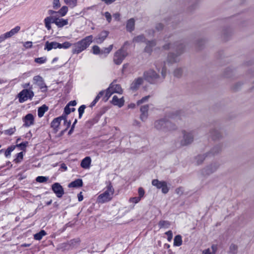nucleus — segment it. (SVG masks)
I'll return each mask as SVG.
<instances>
[{
  "label": "nucleus",
  "mask_w": 254,
  "mask_h": 254,
  "mask_svg": "<svg viewBox=\"0 0 254 254\" xmlns=\"http://www.w3.org/2000/svg\"><path fill=\"white\" fill-rule=\"evenodd\" d=\"M113 47V45H111L108 48H105L101 51V54H109L112 51Z\"/></svg>",
  "instance_id": "obj_38"
},
{
  "label": "nucleus",
  "mask_w": 254,
  "mask_h": 254,
  "mask_svg": "<svg viewBox=\"0 0 254 254\" xmlns=\"http://www.w3.org/2000/svg\"><path fill=\"white\" fill-rule=\"evenodd\" d=\"M62 120H64V123L66 122L65 116H64V114L53 120L51 124V127L55 129H57L59 127Z\"/></svg>",
  "instance_id": "obj_16"
},
{
  "label": "nucleus",
  "mask_w": 254,
  "mask_h": 254,
  "mask_svg": "<svg viewBox=\"0 0 254 254\" xmlns=\"http://www.w3.org/2000/svg\"><path fill=\"white\" fill-rule=\"evenodd\" d=\"M68 11V7L66 6H63L58 11V14H59L61 16L63 17L66 15Z\"/></svg>",
  "instance_id": "obj_33"
},
{
  "label": "nucleus",
  "mask_w": 254,
  "mask_h": 254,
  "mask_svg": "<svg viewBox=\"0 0 254 254\" xmlns=\"http://www.w3.org/2000/svg\"><path fill=\"white\" fill-rule=\"evenodd\" d=\"M93 53L95 55L101 54V50L98 46H93L92 47Z\"/></svg>",
  "instance_id": "obj_46"
},
{
  "label": "nucleus",
  "mask_w": 254,
  "mask_h": 254,
  "mask_svg": "<svg viewBox=\"0 0 254 254\" xmlns=\"http://www.w3.org/2000/svg\"><path fill=\"white\" fill-rule=\"evenodd\" d=\"M105 16L107 20L108 21V22H110L111 19H112V16H111V14L109 12H106L105 13Z\"/></svg>",
  "instance_id": "obj_58"
},
{
  "label": "nucleus",
  "mask_w": 254,
  "mask_h": 254,
  "mask_svg": "<svg viewBox=\"0 0 254 254\" xmlns=\"http://www.w3.org/2000/svg\"><path fill=\"white\" fill-rule=\"evenodd\" d=\"M161 74L163 78H164L166 76V73H167V70L165 67L163 66L161 70Z\"/></svg>",
  "instance_id": "obj_60"
},
{
  "label": "nucleus",
  "mask_w": 254,
  "mask_h": 254,
  "mask_svg": "<svg viewBox=\"0 0 254 254\" xmlns=\"http://www.w3.org/2000/svg\"><path fill=\"white\" fill-rule=\"evenodd\" d=\"M48 180V178L44 177V176H38L36 178V181L40 183H43L47 181Z\"/></svg>",
  "instance_id": "obj_51"
},
{
  "label": "nucleus",
  "mask_w": 254,
  "mask_h": 254,
  "mask_svg": "<svg viewBox=\"0 0 254 254\" xmlns=\"http://www.w3.org/2000/svg\"><path fill=\"white\" fill-rule=\"evenodd\" d=\"M93 37L92 35L86 36L82 40L73 44L72 53L78 54L86 49L92 43Z\"/></svg>",
  "instance_id": "obj_2"
},
{
  "label": "nucleus",
  "mask_w": 254,
  "mask_h": 254,
  "mask_svg": "<svg viewBox=\"0 0 254 254\" xmlns=\"http://www.w3.org/2000/svg\"><path fill=\"white\" fill-rule=\"evenodd\" d=\"M164 181H159L158 180H153L152 181L153 186H155L157 189H161Z\"/></svg>",
  "instance_id": "obj_37"
},
{
  "label": "nucleus",
  "mask_w": 254,
  "mask_h": 254,
  "mask_svg": "<svg viewBox=\"0 0 254 254\" xmlns=\"http://www.w3.org/2000/svg\"><path fill=\"white\" fill-rule=\"evenodd\" d=\"M34 83L37 84L43 92L47 90V86L46 85L43 78L40 75H37L33 77Z\"/></svg>",
  "instance_id": "obj_12"
},
{
  "label": "nucleus",
  "mask_w": 254,
  "mask_h": 254,
  "mask_svg": "<svg viewBox=\"0 0 254 254\" xmlns=\"http://www.w3.org/2000/svg\"><path fill=\"white\" fill-rule=\"evenodd\" d=\"M210 135L213 139H217L221 136V134L219 129L215 128L210 131Z\"/></svg>",
  "instance_id": "obj_25"
},
{
  "label": "nucleus",
  "mask_w": 254,
  "mask_h": 254,
  "mask_svg": "<svg viewBox=\"0 0 254 254\" xmlns=\"http://www.w3.org/2000/svg\"><path fill=\"white\" fill-rule=\"evenodd\" d=\"M20 103H23L28 99H32L34 96V93L32 90L28 89L22 90L18 95Z\"/></svg>",
  "instance_id": "obj_9"
},
{
  "label": "nucleus",
  "mask_w": 254,
  "mask_h": 254,
  "mask_svg": "<svg viewBox=\"0 0 254 254\" xmlns=\"http://www.w3.org/2000/svg\"><path fill=\"white\" fill-rule=\"evenodd\" d=\"M53 21L54 19L53 16H49L45 18L44 23L45 27L48 30H50L51 29V24L53 23Z\"/></svg>",
  "instance_id": "obj_27"
},
{
  "label": "nucleus",
  "mask_w": 254,
  "mask_h": 254,
  "mask_svg": "<svg viewBox=\"0 0 254 254\" xmlns=\"http://www.w3.org/2000/svg\"><path fill=\"white\" fill-rule=\"evenodd\" d=\"M28 144V142L27 141L23 142L19 144H16L15 146L16 147H20L21 150H24Z\"/></svg>",
  "instance_id": "obj_48"
},
{
  "label": "nucleus",
  "mask_w": 254,
  "mask_h": 254,
  "mask_svg": "<svg viewBox=\"0 0 254 254\" xmlns=\"http://www.w3.org/2000/svg\"><path fill=\"white\" fill-rule=\"evenodd\" d=\"M66 4L71 7H74L76 4L77 0H64Z\"/></svg>",
  "instance_id": "obj_43"
},
{
  "label": "nucleus",
  "mask_w": 254,
  "mask_h": 254,
  "mask_svg": "<svg viewBox=\"0 0 254 254\" xmlns=\"http://www.w3.org/2000/svg\"><path fill=\"white\" fill-rule=\"evenodd\" d=\"M75 108H70L68 106L66 105L64 109V116H65V118H66V116L69 114L71 112H74L75 111Z\"/></svg>",
  "instance_id": "obj_35"
},
{
  "label": "nucleus",
  "mask_w": 254,
  "mask_h": 254,
  "mask_svg": "<svg viewBox=\"0 0 254 254\" xmlns=\"http://www.w3.org/2000/svg\"><path fill=\"white\" fill-rule=\"evenodd\" d=\"M52 189L56 196L61 198L64 194V190L63 187L58 183H55L52 186Z\"/></svg>",
  "instance_id": "obj_11"
},
{
  "label": "nucleus",
  "mask_w": 254,
  "mask_h": 254,
  "mask_svg": "<svg viewBox=\"0 0 254 254\" xmlns=\"http://www.w3.org/2000/svg\"><path fill=\"white\" fill-rule=\"evenodd\" d=\"M46 61H47V58L46 57H45L38 58H36L35 59V62L36 63H38V64H44Z\"/></svg>",
  "instance_id": "obj_41"
},
{
  "label": "nucleus",
  "mask_w": 254,
  "mask_h": 254,
  "mask_svg": "<svg viewBox=\"0 0 254 254\" xmlns=\"http://www.w3.org/2000/svg\"><path fill=\"white\" fill-rule=\"evenodd\" d=\"M148 109L149 106L148 105H144L140 107V110L141 112V115L140 119L143 122H145L148 118Z\"/></svg>",
  "instance_id": "obj_15"
},
{
  "label": "nucleus",
  "mask_w": 254,
  "mask_h": 254,
  "mask_svg": "<svg viewBox=\"0 0 254 254\" xmlns=\"http://www.w3.org/2000/svg\"><path fill=\"white\" fill-rule=\"evenodd\" d=\"M114 93L122 94L123 90L120 85L112 83L106 90L104 97L105 98V100L107 101L110 97Z\"/></svg>",
  "instance_id": "obj_7"
},
{
  "label": "nucleus",
  "mask_w": 254,
  "mask_h": 254,
  "mask_svg": "<svg viewBox=\"0 0 254 254\" xmlns=\"http://www.w3.org/2000/svg\"><path fill=\"white\" fill-rule=\"evenodd\" d=\"M183 138L180 140L181 146H187L191 144L193 141L194 133L192 131L184 130L182 132Z\"/></svg>",
  "instance_id": "obj_6"
},
{
  "label": "nucleus",
  "mask_w": 254,
  "mask_h": 254,
  "mask_svg": "<svg viewBox=\"0 0 254 254\" xmlns=\"http://www.w3.org/2000/svg\"><path fill=\"white\" fill-rule=\"evenodd\" d=\"M47 233L44 230H41L39 233L34 235V238L36 240H41L42 238L46 235Z\"/></svg>",
  "instance_id": "obj_31"
},
{
  "label": "nucleus",
  "mask_w": 254,
  "mask_h": 254,
  "mask_svg": "<svg viewBox=\"0 0 254 254\" xmlns=\"http://www.w3.org/2000/svg\"><path fill=\"white\" fill-rule=\"evenodd\" d=\"M82 186V181L81 179H77L69 183L68 185L69 188H77Z\"/></svg>",
  "instance_id": "obj_26"
},
{
  "label": "nucleus",
  "mask_w": 254,
  "mask_h": 254,
  "mask_svg": "<svg viewBox=\"0 0 254 254\" xmlns=\"http://www.w3.org/2000/svg\"><path fill=\"white\" fill-rule=\"evenodd\" d=\"M63 49H67L69 48L71 46L72 44L69 43V42H65L63 43Z\"/></svg>",
  "instance_id": "obj_55"
},
{
  "label": "nucleus",
  "mask_w": 254,
  "mask_h": 254,
  "mask_svg": "<svg viewBox=\"0 0 254 254\" xmlns=\"http://www.w3.org/2000/svg\"><path fill=\"white\" fill-rule=\"evenodd\" d=\"M53 17V23H55L58 27L62 28L68 24V20L67 19H63L61 18Z\"/></svg>",
  "instance_id": "obj_14"
},
{
  "label": "nucleus",
  "mask_w": 254,
  "mask_h": 254,
  "mask_svg": "<svg viewBox=\"0 0 254 254\" xmlns=\"http://www.w3.org/2000/svg\"><path fill=\"white\" fill-rule=\"evenodd\" d=\"M163 27L164 26L162 23H159L156 24V29L159 31L162 29L163 28Z\"/></svg>",
  "instance_id": "obj_61"
},
{
  "label": "nucleus",
  "mask_w": 254,
  "mask_h": 254,
  "mask_svg": "<svg viewBox=\"0 0 254 254\" xmlns=\"http://www.w3.org/2000/svg\"><path fill=\"white\" fill-rule=\"evenodd\" d=\"M149 97H150L149 96H146L143 97L141 99L138 100L137 102V104L138 105H139L143 103H144V102L147 101L148 99L149 98Z\"/></svg>",
  "instance_id": "obj_50"
},
{
  "label": "nucleus",
  "mask_w": 254,
  "mask_h": 254,
  "mask_svg": "<svg viewBox=\"0 0 254 254\" xmlns=\"http://www.w3.org/2000/svg\"><path fill=\"white\" fill-rule=\"evenodd\" d=\"M161 189L162 190V192L165 194L167 193L169 191V188L166 182H163Z\"/></svg>",
  "instance_id": "obj_39"
},
{
  "label": "nucleus",
  "mask_w": 254,
  "mask_h": 254,
  "mask_svg": "<svg viewBox=\"0 0 254 254\" xmlns=\"http://www.w3.org/2000/svg\"><path fill=\"white\" fill-rule=\"evenodd\" d=\"M218 250V246L216 244H213L210 247L204 249L201 254H216Z\"/></svg>",
  "instance_id": "obj_17"
},
{
  "label": "nucleus",
  "mask_w": 254,
  "mask_h": 254,
  "mask_svg": "<svg viewBox=\"0 0 254 254\" xmlns=\"http://www.w3.org/2000/svg\"><path fill=\"white\" fill-rule=\"evenodd\" d=\"M138 197L141 199L143 197L145 191L142 188H139L138 190Z\"/></svg>",
  "instance_id": "obj_49"
},
{
  "label": "nucleus",
  "mask_w": 254,
  "mask_h": 254,
  "mask_svg": "<svg viewBox=\"0 0 254 254\" xmlns=\"http://www.w3.org/2000/svg\"><path fill=\"white\" fill-rule=\"evenodd\" d=\"M143 79L141 77H138L135 79L130 85V88L132 90L137 89L139 86L142 84Z\"/></svg>",
  "instance_id": "obj_20"
},
{
  "label": "nucleus",
  "mask_w": 254,
  "mask_h": 254,
  "mask_svg": "<svg viewBox=\"0 0 254 254\" xmlns=\"http://www.w3.org/2000/svg\"><path fill=\"white\" fill-rule=\"evenodd\" d=\"M165 234L167 235V240L169 242H170L173 238V233L171 230H169L165 233Z\"/></svg>",
  "instance_id": "obj_54"
},
{
  "label": "nucleus",
  "mask_w": 254,
  "mask_h": 254,
  "mask_svg": "<svg viewBox=\"0 0 254 254\" xmlns=\"http://www.w3.org/2000/svg\"><path fill=\"white\" fill-rule=\"evenodd\" d=\"M220 151V148L216 146L211 149V150L204 154L199 155L195 158V160L197 164H200L207 157L213 156L218 154Z\"/></svg>",
  "instance_id": "obj_8"
},
{
  "label": "nucleus",
  "mask_w": 254,
  "mask_h": 254,
  "mask_svg": "<svg viewBox=\"0 0 254 254\" xmlns=\"http://www.w3.org/2000/svg\"><path fill=\"white\" fill-rule=\"evenodd\" d=\"M20 30V27L19 26H16L9 32H6L5 33V36L7 37V38H10L14 35H15V34H16L17 33H18Z\"/></svg>",
  "instance_id": "obj_24"
},
{
  "label": "nucleus",
  "mask_w": 254,
  "mask_h": 254,
  "mask_svg": "<svg viewBox=\"0 0 254 254\" xmlns=\"http://www.w3.org/2000/svg\"><path fill=\"white\" fill-rule=\"evenodd\" d=\"M109 32L107 31H102L95 38L96 42L98 44L102 43L107 37Z\"/></svg>",
  "instance_id": "obj_18"
},
{
  "label": "nucleus",
  "mask_w": 254,
  "mask_h": 254,
  "mask_svg": "<svg viewBox=\"0 0 254 254\" xmlns=\"http://www.w3.org/2000/svg\"><path fill=\"white\" fill-rule=\"evenodd\" d=\"M116 0H102L107 4H110L113 2H115Z\"/></svg>",
  "instance_id": "obj_63"
},
{
  "label": "nucleus",
  "mask_w": 254,
  "mask_h": 254,
  "mask_svg": "<svg viewBox=\"0 0 254 254\" xmlns=\"http://www.w3.org/2000/svg\"><path fill=\"white\" fill-rule=\"evenodd\" d=\"M127 55V50H125L124 47H122L115 53L113 57L114 63L116 65H120Z\"/></svg>",
  "instance_id": "obj_5"
},
{
  "label": "nucleus",
  "mask_w": 254,
  "mask_h": 254,
  "mask_svg": "<svg viewBox=\"0 0 254 254\" xmlns=\"http://www.w3.org/2000/svg\"><path fill=\"white\" fill-rule=\"evenodd\" d=\"M105 93H106V91L103 90L101 91L95 97L94 100L96 101V102H97L101 98V97L102 96L105 94Z\"/></svg>",
  "instance_id": "obj_52"
},
{
  "label": "nucleus",
  "mask_w": 254,
  "mask_h": 254,
  "mask_svg": "<svg viewBox=\"0 0 254 254\" xmlns=\"http://www.w3.org/2000/svg\"><path fill=\"white\" fill-rule=\"evenodd\" d=\"M163 48L165 50L174 49L176 50L177 53H170L167 58V61L170 63H177L179 61V56H180L184 51V46L180 43H176L172 44H167L163 46Z\"/></svg>",
  "instance_id": "obj_1"
},
{
  "label": "nucleus",
  "mask_w": 254,
  "mask_h": 254,
  "mask_svg": "<svg viewBox=\"0 0 254 254\" xmlns=\"http://www.w3.org/2000/svg\"><path fill=\"white\" fill-rule=\"evenodd\" d=\"M15 130H16L15 127H14L10 128L8 129L5 130L4 131V133L5 134L10 135H12V134H13L14 133V132L15 131Z\"/></svg>",
  "instance_id": "obj_44"
},
{
  "label": "nucleus",
  "mask_w": 254,
  "mask_h": 254,
  "mask_svg": "<svg viewBox=\"0 0 254 254\" xmlns=\"http://www.w3.org/2000/svg\"><path fill=\"white\" fill-rule=\"evenodd\" d=\"M182 237L181 235H178L176 236L174 239L173 245L175 247H179L182 245Z\"/></svg>",
  "instance_id": "obj_28"
},
{
  "label": "nucleus",
  "mask_w": 254,
  "mask_h": 254,
  "mask_svg": "<svg viewBox=\"0 0 254 254\" xmlns=\"http://www.w3.org/2000/svg\"><path fill=\"white\" fill-rule=\"evenodd\" d=\"M78 199L79 201H81L83 199V196L82 194V192H80L79 194H78Z\"/></svg>",
  "instance_id": "obj_64"
},
{
  "label": "nucleus",
  "mask_w": 254,
  "mask_h": 254,
  "mask_svg": "<svg viewBox=\"0 0 254 254\" xmlns=\"http://www.w3.org/2000/svg\"><path fill=\"white\" fill-rule=\"evenodd\" d=\"M15 148V146L12 145L8 147L7 149L5 150L4 152V155L6 157H8L10 156V154L12 151L14 150V149Z\"/></svg>",
  "instance_id": "obj_36"
},
{
  "label": "nucleus",
  "mask_w": 254,
  "mask_h": 254,
  "mask_svg": "<svg viewBox=\"0 0 254 254\" xmlns=\"http://www.w3.org/2000/svg\"><path fill=\"white\" fill-rule=\"evenodd\" d=\"M91 163V159L87 156L84 158L81 162L80 165L84 169H88Z\"/></svg>",
  "instance_id": "obj_22"
},
{
  "label": "nucleus",
  "mask_w": 254,
  "mask_h": 254,
  "mask_svg": "<svg viewBox=\"0 0 254 254\" xmlns=\"http://www.w3.org/2000/svg\"><path fill=\"white\" fill-rule=\"evenodd\" d=\"M154 127L158 130L164 131L175 129V126L170 121L165 119L156 121L154 123Z\"/></svg>",
  "instance_id": "obj_4"
},
{
  "label": "nucleus",
  "mask_w": 254,
  "mask_h": 254,
  "mask_svg": "<svg viewBox=\"0 0 254 254\" xmlns=\"http://www.w3.org/2000/svg\"><path fill=\"white\" fill-rule=\"evenodd\" d=\"M23 153L22 152H20L16 154V157L14 159V161L16 163H18L21 161L23 159Z\"/></svg>",
  "instance_id": "obj_40"
},
{
  "label": "nucleus",
  "mask_w": 254,
  "mask_h": 254,
  "mask_svg": "<svg viewBox=\"0 0 254 254\" xmlns=\"http://www.w3.org/2000/svg\"><path fill=\"white\" fill-rule=\"evenodd\" d=\"M23 46L26 48H31L32 47V42L31 41H27L24 43Z\"/></svg>",
  "instance_id": "obj_57"
},
{
  "label": "nucleus",
  "mask_w": 254,
  "mask_h": 254,
  "mask_svg": "<svg viewBox=\"0 0 254 254\" xmlns=\"http://www.w3.org/2000/svg\"><path fill=\"white\" fill-rule=\"evenodd\" d=\"M76 105V102L75 100L70 101L66 105L70 106H74Z\"/></svg>",
  "instance_id": "obj_62"
},
{
  "label": "nucleus",
  "mask_w": 254,
  "mask_h": 254,
  "mask_svg": "<svg viewBox=\"0 0 254 254\" xmlns=\"http://www.w3.org/2000/svg\"><path fill=\"white\" fill-rule=\"evenodd\" d=\"M133 42L135 43L144 42H145V38L142 35H139L133 39Z\"/></svg>",
  "instance_id": "obj_34"
},
{
  "label": "nucleus",
  "mask_w": 254,
  "mask_h": 254,
  "mask_svg": "<svg viewBox=\"0 0 254 254\" xmlns=\"http://www.w3.org/2000/svg\"><path fill=\"white\" fill-rule=\"evenodd\" d=\"M182 69L181 68H177L175 70L174 72V76L179 77L182 74Z\"/></svg>",
  "instance_id": "obj_45"
},
{
  "label": "nucleus",
  "mask_w": 254,
  "mask_h": 254,
  "mask_svg": "<svg viewBox=\"0 0 254 254\" xmlns=\"http://www.w3.org/2000/svg\"><path fill=\"white\" fill-rule=\"evenodd\" d=\"M237 250V246L235 245H231L230 247V250L231 253H235Z\"/></svg>",
  "instance_id": "obj_59"
},
{
  "label": "nucleus",
  "mask_w": 254,
  "mask_h": 254,
  "mask_svg": "<svg viewBox=\"0 0 254 254\" xmlns=\"http://www.w3.org/2000/svg\"><path fill=\"white\" fill-rule=\"evenodd\" d=\"M114 189L113 186L109 184L104 189L103 192L97 197L98 203H103L110 201L113 197Z\"/></svg>",
  "instance_id": "obj_3"
},
{
  "label": "nucleus",
  "mask_w": 254,
  "mask_h": 254,
  "mask_svg": "<svg viewBox=\"0 0 254 254\" xmlns=\"http://www.w3.org/2000/svg\"><path fill=\"white\" fill-rule=\"evenodd\" d=\"M175 192L179 195H181L183 194L184 190L182 188H178L176 189Z\"/></svg>",
  "instance_id": "obj_56"
},
{
  "label": "nucleus",
  "mask_w": 254,
  "mask_h": 254,
  "mask_svg": "<svg viewBox=\"0 0 254 254\" xmlns=\"http://www.w3.org/2000/svg\"><path fill=\"white\" fill-rule=\"evenodd\" d=\"M86 108L85 105H82L79 107L78 108V112H79V118H81L83 114L84 113V110Z\"/></svg>",
  "instance_id": "obj_47"
},
{
  "label": "nucleus",
  "mask_w": 254,
  "mask_h": 254,
  "mask_svg": "<svg viewBox=\"0 0 254 254\" xmlns=\"http://www.w3.org/2000/svg\"><path fill=\"white\" fill-rule=\"evenodd\" d=\"M156 45L155 42L154 41H148L146 43V46L145 48V51L148 53H150L152 51V48L155 46Z\"/></svg>",
  "instance_id": "obj_30"
},
{
  "label": "nucleus",
  "mask_w": 254,
  "mask_h": 254,
  "mask_svg": "<svg viewBox=\"0 0 254 254\" xmlns=\"http://www.w3.org/2000/svg\"><path fill=\"white\" fill-rule=\"evenodd\" d=\"M145 79L150 83H154L158 81L159 76L153 70H149L144 73Z\"/></svg>",
  "instance_id": "obj_10"
},
{
  "label": "nucleus",
  "mask_w": 254,
  "mask_h": 254,
  "mask_svg": "<svg viewBox=\"0 0 254 254\" xmlns=\"http://www.w3.org/2000/svg\"><path fill=\"white\" fill-rule=\"evenodd\" d=\"M140 200H141V199L138 196H137V197H130L128 201L130 203H134V204H136V203H138L140 201Z\"/></svg>",
  "instance_id": "obj_42"
},
{
  "label": "nucleus",
  "mask_w": 254,
  "mask_h": 254,
  "mask_svg": "<svg viewBox=\"0 0 254 254\" xmlns=\"http://www.w3.org/2000/svg\"><path fill=\"white\" fill-rule=\"evenodd\" d=\"M135 20L133 18L129 19L127 23L126 28L127 31H132L134 29Z\"/></svg>",
  "instance_id": "obj_23"
},
{
  "label": "nucleus",
  "mask_w": 254,
  "mask_h": 254,
  "mask_svg": "<svg viewBox=\"0 0 254 254\" xmlns=\"http://www.w3.org/2000/svg\"><path fill=\"white\" fill-rule=\"evenodd\" d=\"M158 225L160 228H168L170 226V222L168 221L161 220L159 221Z\"/></svg>",
  "instance_id": "obj_32"
},
{
  "label": "nucleus",
  "mask_w": 254,
  "mask_h": 254,
  "mask_svg": "<svg viewBox=\"0 0 254 254\" xmlns=\"http://www.w3.org/2000/svg\"><path fill=\"white\" fill-rule=\"evenodd\" d=\"M57 46L58 42H49V41H47L45 43L44 50L50 51L53 49H57Z\"/></svg>",
  "instance_id": "obj_21"
},
{
  "label": "nucleus",
  "mask_w": 254,
  "mask_h": 254,
  "mask_svg": "<svg viewBox=\"0 0 254 254\" xmlns=\"http://www.w3.org/2000/svg\"><path fill=\"white\" fill-rule=\"evenodd\" d=\"M22 120L24 123L23 126L25 127H29L34 124V117L31 114L26 115L23 118Z\"/></svg>",
  "instance_id": "obj_13"
},
{
  "label": "nucleus",
  "mask_w": 254,
  "mask_h": 254,
  "mask_svg": "<svg viewBox=\"0 0 254 254\" xmlns=\"http://www.w3.org/2000/svg\"><path fill=\"white\" fill-rule=\"evenodd\" d=\"M48 110V107L46 106L45 105H44L42 106L41 107H39L38 110V115L39 118L42 117L45 113Z\"/></svg>",
  "instance_id": "obj_29"
},
{
  "label": "nucleus",
  "mask_w": 254,
  "mask_h": 254,
  "mask_svg": "<svg viewBox=\"0 0 254 254\" xmlns=\"http://www.w3.org/2000/svg\"><path fill=\"white\" fill-rule=\"evenodd\" d=\"M60 6V3L59 0H54L53 7L55 9H57Z\"/></svg>",
  "instance_id": "obj_53"
},
{
  "label": "nucleus",
  "mask_w": 254,
  "mask_h": 254,
  "mask_svg": "<svg viewBox=\"0 0 254 254\" xmlns=\"http://www.w3.org/2000/svg\"><path fill=\"white\" fill-rule=\"evenodd\" d=\"M124 100L123 98H118V97L116 95L114 96L112 100V103L115 105L118 106L119 108L123 106L124 104Z\"/></svg>",
  "instance_id": "obj_19"
}]
</instances>
